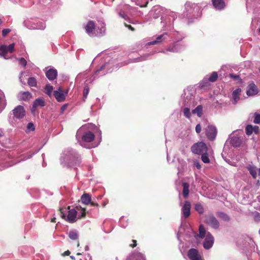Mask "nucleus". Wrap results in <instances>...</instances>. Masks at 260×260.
Returning <instances> with one entry per match:
<instances>
[{"instance_id": "20e7f679", "label": "nucleus", "mask_w": 260, "mask_h": 260, "mask_svg": "<svg viewBox=\"0 0 260 260\" xmlns=\"http://www.w3.org/2000/svg\"><path fill=\"white\" fill-rule=\"evenodd\" d=\"M12 111L14 117L18 119L23 118L25 115V110L21 105L16 107Z\"/></svg>"}, {"instance_id": "e433bc0d", "label": "nucleus", "mask_w": 260, "mask_h": 260, "mask_svg": "<svg viewBox=\"0 0 260 260\" xmlns=\"http://www.w3.org/2000/svg\"><path fill=\"white\" fill-rule=\"evenodd\" d=\"M14 47H15V44L14 43H12V44H10L8 46H6V48L8 50V52H9L10 53H12V52H13V51L14 50Z\"/></svg>"}, {"instance_id": "cd10ccee", "label": "nucleus", "mask_w": 260, "mask_h": 260, "mask_svg": "<svg viewBox=\"0 0 260 260\" xmlns=\"http://www.w3.org/2000/svg\"><path fill=\"white\" fill-rule=\"evenodd\" d=\"M69 237L72 240H76L78 238V234L74 231H71L69 233Z\"/></svg>"}, {"instance_id": "f257e3e1", "label": "nucleus", "mask_w": 260, "mask_h": 260, "mask_svg": "<svg viewBox=\"0 0 260 260\" xmlns=\"http://www.w3.org/2000/svg\"><path fill=\"white\" fill-rule=\"evenodd\" d=\"M191 150L194 154L201 155L208 151V147L204 142H198L191 146Z\"/></svg>"}, {"instance_id": "393cba45", "label": "nucleus", "mask_w": 260, "mask_h": 260, "mask_svg": "<svg viewBox=\"0 0 260 260\" xmlns=\"http://www.w3.org/2000/svg\"><path fill=\"white\" fill-rule=\"evenodd\" d=\"M199 231V236L201 238H204L205 237V235H206V230L203 225H200Z\"/></svg>"}, {"instance_id": "7ed1b4c3", "label": "nucleus", "mask_w": 260, "mask_h": 260, "mask_svg": "<svg viewBox=\"0 0 260 260\" xmlns=\"http://www.w3.org/2000/svg\"><path fill=\"white\" fill-rule=\"evenodd\" d=\"M205 131L206 135L209 140L213 141L215 140L217 134V130L215 126L211 125H208Z\"/></svg>"}, {"instance_id": "603ef678", "label": "nucleus", "mask_w": 260, "mask_h": 260, "mask_svg": "<svg viewBox=\"0 0 260 260\" xmlns=\"http://www.w3.org/2000/svg\"><path fill=\"white\" fill-rule=\"evenodd\" d=\"M167 51H169L174 52V51H175V48H174V47H168V48L167 49Z\"/></svg>"}, {"instance_id": "a19ab883", "label": "nucleus", "mask_w": 260, "mask_h": 260, "mask_svg": "<svg viewBox=\"0 0 260 260\" xmlns=\"http://www.w3.org/2000/svg\"><path fill=\"white\" fill-rule=\"evenodd\" d=\"M19 63L22 65L23 67H25L27 64L26 60L23 57L20 58L19 59Z\"/></svg>"}, {"instance_id": "de8ad7c7", "label": "nucleus", "mask_w": 260, "mask_h": 260, "mask_svg": "<svg viewBox=\"0 0 260 260\" xmlns=\"http://www.w3.org/2000/svg\"><path fill=\"white\" fill-rule=\"evenodd\" d=\"M253 131L256 134H257L259 132V129L258 126H255L253 127Z\"/></svg>"}, {"instance_id": "a878e982", "label": "nucleus", "mask_w": 260, "mask_h": 260, "mask_svg": "<svg viewBox=\"0 0 260 260\" xmlns=\"http://www.w3.org/2000/svg\"><path fill=\"white\" fill-rule=\"evenodd\" d=\"M201 155H202L201 159L203 162L206 163V164L210 162V159L209 158L208 154L207 152L203 153L201 154Z\"/></svg>"}, {"instance_id": "e2e57ef3", "label": "nucleus", "mask_w": 260, "mask_h": 260, "mask_svg": "<svg viewBox=\"0 0 260 260\" xmlns=\"http://www.w3.org/2000/svg\"><path fill=\"white\" fill-rule=\"evenodd\" d=\"M259 175H260V168L259 169Z\"/></svg>"}, {"instance_id": "5701e85b", "label": "nucleus", "mask_w": 260, "mask_h": 260, "mask_svg": "<svg viewBox=\"0 0 260 260\" xmlns=\"http://www.w3.org/2000/svg\"><path fill=\"white\" fill-rule=\"evenodd\" d=\"M218 77V76L217 73L216 72H213L208 79V80L211 82H214L217 80Z\"/></svg>"}, {"instance_id": "9b49d317", "label": "nucleus", "mask_w": 260, "mask_h": 260, "mask_svg": "<svg viewBox=\"0 0 260 260\" xmlns=\"http://www.w3.org/2000/svg\"><path fill=\"white\" fill-rule=\"evenodd\" d=\"M70 207L69 206L68 207V209L69 210V213L66 220L70 222H73L75 221V219L77 217V211L75 209H70Z\"/></svg>"}, {"instance_id": "49530a36", "label": "nucleus", "mask_w": 260, "mask_h": 260, "mask_svg": "<svg viewBox=\"0 0 260 260\" xmlns=\"http://www.w3.org/2000/svg\"><path fill=\"white\" fill-rule=\"evenodd\" d=\"M5 99V96L3 92L0 91V103Z\"/></svg>"}, {"instance_id": "5fc2aeb1", "label": "nucleus", "mask_w": 260, "mask_h": 260, "mask_svg": "<svg viewBox=\"0 0 260 260\" xmlns=\"http://www.w3.org/2000/svg\"><path fill=\"white\" fill-rule=\"evenodd\" d=\"M70 254V251L68 250L67 251H66L63 253V256H68V255H69Z\"/></svg>"}, {"instance_id": "39448f33", "label": "nucleus", "mask_w": 260, "mask_h": 260, "mask_svg": "<svg viewBox=\"0 0 260 260\" xmlns=\"http://www.w3.org/2000/svg\"><path fill=\"white\" fill-rule=\"evenodd\" d=\"M81 201L85 205L90 204L92 206L99 207L98 203L91 201V196L89 193H84L81 197Z\"/></svg>"}, {"instance_id": "aec40b11", "label": "nucleus", "mask_w": 260, "mask_h": 260, "mask_svg": "<svg viewBox=\"0 0 260 260\" xmlns=\"http://www.w3.org/2000/svg\"><path fill=\"white\" fill-rule=\"evenodd\" d=\"M217 215L218 217L220 218L224 221H228L230 220V218L228 214L224 212H219L217 213Z\"/></svg>"}, {"instance_id": "9d476101", "label": "nucleus", "mask_w": 260, "mask_h": 260, "mask_svg": "<svg viewBox=\"0 0 260 260\" xmlns=\"http://www.w3.org/2000/svg\"><path fill=\"white\" fill-rule=\"evenodd\" d=\"M53 95L58 102H62L65 100L66 94L59 87L58 90L53 91Z\"/></svg>"}, {"instance_id": "774afa93", "label": "nucleus", "mask_w": 260, "mask_h": 260, "mask_svg": "<svg viewBox=\"0 0 260 260\" xmlns=\"http://www.w3.org/2000/svg\"><path fill=\"white\" fill-rule=\"evenodd\" d=\"M1 22V19H0V23Z\"/></svg>"}, {"instance_id": "0e129e2a", "label": "nucleus", "mask_w": 260, "mask_h": 260, "mask_svg": "<svg viewBox=\"0 0 260 260\" xmlns=\"http://www.w3.org/2000/svg\"><path fill=\"white\" fill-rule=\"evenodd\" d=\"M258 31L260 33V28L258 29Z\"/></svg>"}, {"instance_id": "72a5a7b5", "label": "nucleus", "mask_w": 260, "mask_h": 260, "mask_svg": "<svg viewBox=\"0 0 260 260\" xmlns=\"http://www.w3.org/2000/svg\"><path fill=\"white\" fill-rule=\"evenodd\" d=\"M253 219L256 222H260V213L258 212L253 213Z\"/></svg>"}, {"instance_id": "bb28decb", "label": "nucleus", "mask_w": 260, "mask_h": 260, "mask_svg": "<svg viewBox=\"0 0 260 260\" xmlns=\"http://www.w3.org/2000/svg\"><path fill=\"white\" fill-rule=\"evenodd\" d=\"M45 93L50 96L53 90V86L49 84H47L45 87Z\"/></svg>"}, {"instance_id": "f3484780", "label": "nucleus", "mask_w": 260, "mask_h": 260, "mask_svg": "<svg viewBox=\"0 0 260 260\" xmlns=\"http://www.w3.org/2000/svg\"><path fill=\"white\" fill-rule=\"evenodd\" d=\"M182 185L183 187L182 194H183V197L185 199H186L188 197V194L189 193V185L188 183L184 182V183H183Z\"/></svg>"}, {"instance_id": "4be33fe9", "label": "nucleus", "mask_w": 260, "mask_h": 260, "mask_svg": "<svg viewBox=\"0 0 260 260\" xmlns=\"http://www.w3.org/2000/svg\"><path fill=\"white\" fill-rule=\"evenodd\" d=\"M248 170L252 177L255 179L257 175L256 167L254 166H250L248 168Z\"/></svg>"}, {"instance_id": "69168bd1", "label": "nucleus", "mask_w": 260, "mask_h": 260, "mask_svg": "<svg viewBox=\"0 0 260 260\" xmlns=\"http://www.w3.org/2000/svg\"><path fill=\"white\" fill-rule=\"evenodd\" d=\"M77 246H79V243H78Z\"/></svg>"}, {"instance_id": "2f4dec72", "label": "nucleus", "mask_w": 260, "mask_h": 260, "mask_svg": "<svg viewBox=\"0 0 260 260\" xmlns=\"http://www.w3.org/2000/svg\"><path fill=\"white\" fill-rule=\"evenodd\" d=\"M245 131H246V133L248 136L251 135L252 134L253 131V126L250 124L247 125V126L246 127V128H245Z\"/></svg>"}, {"instance_id": "864d4df0", "label": "nucleus", "mask_w": 260, "mask_h": 260, "mask_svg": "<svg viewBox=\"0 0 260 260\" xmlns=\"http://www.w3.org/2000/svg\"><path fill=\"white\" fill-rule=\"evenodd\" d=\"M194 165L198 169H200L201 168V166L199 162H195Z\"/></svg>"}, {"instance_id": "052dcab7", "label": "nucleus", "mask_w": 260, "mask_h": 260, "mask_svg": "<svg viewBox=\"0 0 260 260\" xmlns=\"http://www.w3.org/2000/svg\"><path fill=\"white\" fill-rule=\"evenodd\" d=\"M70 257L72 259H74L75 260V258L74 257H73V256H71Z\"/></svg>"}, {"instance_id": "0eeeda50", "label": "nucleus", "mask_w": 260, "mask_h": 260, "mask_svg": "<svg viewBox=\"0 0 260 260\" xmlns=\"http://www.w3.org/2000/svg\"><path fill=\"white\" fill-rule=\"evenodd\" d=\"M188 256L191 260H202L201 256L199 254L198 251L194 248H191L188 250Z\"/></svg>"}, {"instance_id": "ddd939ff", "label": "nucleus", "mask_w": 260, "mask_h": 260, "mask_svg": "<svg viewBox=\"0 0 260 260\" xmlns=\"http://www.w3.org/2000/svg\"><path fill=\"white\" fill-rule=\"evenodd\" d=\"M45 105V100L43 98H38L35 100L34 102L31 111L32 112H34L36 109L39 107H44Z\"/></svg>"}, {"instance_id": "79ce46f5", "label": "nucleus", "mask_w": 260, "mask_h": 260, "mask_svg": "<svg viewBox=\"0 0 260 260\" xmlns=\"http://www.w3.org/2000/svg\"><path fill=\"white\" fill-rule=\"evenodd\" d=\"M11 29L9 28H5L2 30V35L3 37L6 36L10 32Z\"/></svg>"}, {"instance_id": "b1692460", "label": "nucleus", "mask_w": 260, "mask_h": 260, "mask_svg": "<svg viewBox=\"0 0 260 260\" xmlns=\"http://www.w3.org/2000/svg\"><path fill=\"white\" fill-rule=\"evenodd\" d=\"M27 83L31 87H36L37 86V80L34 77H29L27 80Z\"/></svg>"}, {"instance_id": "338daca9", "label": "nucleus", "mask_w": 260, "mask_h": 260, "mask_svg": "<svg viewBox=\"0 0 260 260\" xmlns=\"http://www.w3.org/2000/svg\"><path fill=\"white\" fill-rule=\"evenodd\" d=\"M259 211H260V206H259Z\"/></svg>"}, {"instance_id": "423d86ee", "label": "nucleus", "mask_w": 260, "mask_h": 260, "mask_svg": "<svg viewBox=\"0 0 260 260\" xmlns=\"http://www.w3.org/2000/svg\"><path fill=\"white\" fill-rule=\"evenodd\" d=\"M191 204L188 201L184 202L181 211L185 218H188L190 215Z\"/></svg>"}, {"instance_id": "2eb2a0df", "label": "nucleus", "mask_w": 260, "mask_h": 260, "mask_svg": "<svg viewBox=\"0 0 260 260\" xmlns=\"http://www.w3.org/2000/svg\"><path fill=\"white\" fill-rule=\"evenodd\" d=\"M214 7L219 10H222L225 7V4L223 0H212Z\"/></svg>"}, {"instance_id": "6e6d98bb", "label": "nucleus", "mask_w": 260, "mask_h": 260, "mask_svg": "<svg viewBox=\"0 0 260 260\" xmlns=\"http://www.w3.org/2000/svg\"><path fill=\"white\" fill-rule=\"evenodd\" d=\"M104 66H102L101 67V69L100 70H98L96 71L95 72V73H97L98 72H99L101 70H102V69H103L104 68Z\"/></svg>"}, {"instance_id": "ea45409f", "label": "nucleus", "mask_w": 260, "mask_h": 260, "mask_svg": "<svg viewBox=\"0 0 260 260\" xmlns=\"http://www.w3.org/2000/svg\"><path fill=\"white\" fill-rule=\"evenodd\" d=\"M162 36H163L162 35L158 36L157 37L156 40L150 42V44L151 45H155V44H157V43L160 42V40L161 39Z\"/></svg>"}, {"instance_id": "c9c22d12", "label": "nucleus", "mask_w": 260, "mask_h": 260, "mask_svg": "<svg viewBox=\"0 0 260 260\" xmlns=\"http://www.w3.org/2000/svg\"><path fill=\"white\" fill-rule=\"evenodd\" d=\"M136 260H145L143 254L141 253H137L135 254Z\"/></svg>"}, {"instance_id": "dca6fc26", "label": "nucleus", "mask_w": 260, "mask_h": 260, "mask_svg": "<svg viewBox=\"0 0 260 260\" xmlns=\"http://www.w3.org/2000/svg\"><path fill=\"white\" fill-rule=\"evenodd\" d=\"M57 75V70L55 69H50L46 72L47 78L50 81L55 79Z\"/></svg>"}, {"instance_id": "412c9836", "label": "nucleus", "mask_w": 260, "mask_h": 260, "mask_svg": "<svg viewBox=\"0 0 260 260\" xmlns=\"http://www.w3.org/2000/svg\"><path fill=\"white\" fill-rule=\"evenodd\" d=\"M231 143L235 147L239 146L241 144V141L238 137L233 138L231 140Z\"/></svg>"}, {"instance_id": "7c9ffc66", "label": "nucleus", "mask_w": 260, "mask_h": 260, "mask_svg": "<svg viewBox=\"0 0 260 260\" xmlns=\"http://www.w3.org/2000/svg\"><path fill=\"white\" fill-rule=\"evenodd\" d=\"M8 52L6 45H2L0 47V55L5 56Z\"/></svg>"}, {"instance_id": "8fccbe9b", "label": "nucleus", "mask_w": 260, "mask_h": 260, "mask_svg": "<svg viewBox=\"0 0 260 260\" xmlns=\"http://www.w3.org/2000/svg\"><path fill=\"white\" fill-rule=\"evenodd\" d=\"M132 242H133V244H130L129 246L131 247H132V248H134V247H136L137 245V241L136 240H133Z\"/></svg>"}, {"instance_id": "c756f323", "label": "nucleus", "mask_w": 260, "mask_h": 260, "mask_svg": "<svg viewBox=\"0 0 260 260\" xmlns=\"http://www.w3.org/2000/svg\"><path fill=\"white\" fill-rule=\"evenodd\" d=\"M31 95L30 92H23L22 93L21 98L22 100L25 101L26 100L29 99L30 98H31Z\"/></svg>"}, {"instance_id": "a18cd8bd", "label": "nucleus", "mask_w": 260, "mask_h": 260, "mask_svg": "<svg viewBox=\"0 0 260 260\" xmlns=\"http://www.w3.org/2000/svg\"><path fill=\"white\" fill-rule=\"evenodd\" d=\"M202 131L201 126L200 124H198L196 126V132L197 133L199 134Z\"/></svg>"}, {"instance_id": "37998d69", "label": "nucleus", "mask_w": 260, "mask_h": 260, "mask_svg": "<svg viewBox=\"0 0 260 260\" xmlns=\"http://www.w3.org/2000/svg\"><path fill=\"white\" fill-rule=\"evenodd\" d=\"M27 128L30 131H34L35 129V126L32 122H29L27 124Z\"/></svg>"}, {"instance_id": "09e8293b", "label": "nucleus", "mask_w": 260, "mask_h": 260, "mask_svg": "<svg viewBox=\"0 0 260 260\" xmlns=\"http://www.w3.org/2000/svg\"><path fill=\"white\" fill-rule=\"evenodd\" d=\"M124 25L125 26V27L128 28L131 30H132V31H134L135 30V28L133 27H132L131 25H128V24H127L125 23H124Z\"/></svg>"}, {"instance_id": "4c0bfd02", "label": "nucleus", "mask_w": 260, "mask_h": 260, "mask_svg": "<svg viewBox=\"0 0 260 260\" xmlns=\"http://www.w3.org/2000/svg\"><path fill=\"white\" fill-rule=\"evenodd\" d=\"M66 209H63V208H60L59 209V212H60V216L63 219H66Z\"/></svg>"}, {"instance_id": "f704fd0d", "label": "nucleus", "mask_w": 260, "mask_h": 260, "mask_svg": "<svg viewBox=\"0 0 260 260\" xmlns=\"http://www.w3.org/2000/svg\"><path fill=\"white\" fill-rule=\"evenodd\" d=\"M253 122L256 124L260 123V114L257 113H254V118L253 120Z\"/></svg>"}, {"instance_id": "3c124183", "label": "nucleus", "mask_w": 260, "mask_h": 260, "mask_svg": "<svg viewBox=\"0 0 260 260\" xmlns=\"http://www.w3.org/2000/svg\"><path fill=\"white\" fill-rule=\"evenodd\" d=\"M230 76L234 78V79H238L239 78V76L238 75H235L234 74H231Z\"/></svg>"}, {"instance_id": "6e6552de", "label": "nucleus", "mask_w": 260, "mask_h": 260, "mask_svg": "<svg viewBox=\"0 0 260 260\" xmlns=\"http://www.w3.org/2000/svg\"><path fill=\"white\" fill-rule=\"evenodd\" d=\"M213 243V237L210 234H208L203 243L204 247L206 249H209L212 246Z\"/></svg>"}, {"instance_id": "c85d7f7f", "label": "nucleus", "mask_w": 260, "mask_h": 260, "mask_svg": "<svg viewBox=\"0 0 260 260\" xmlns=\"http://www.w3.org/2000/svg\"><path fill=\"white\" fill-rule=\"evenodd\" d=\"M195 210L199 214H203L204 212V209L203 206L200 204H197L195 205Z\"/></svg>"}, {"instance_id": "4d7b16f0", "label": "nucleus", "mask_w": 260, "mask_h": 260, "mask_svg": "<svg viewBox=\"0 0 260 260\" xmlns=\"http://www.w3.org/2000/svg\"><path fill=\"white\" fill-rule=\"evenodd\" d=\"M51 222H56V218L55 217L51 218Z\"/></svg>"}, {"instance_id": "473e14b6", "label": "nucleus", "mask_w": 260, "mask_h": 260, "mask_svg": "<svg viewBox=\"0 0 260 260\" xmlns=\"http://www.w3.org/2000/svg\"><path fill=\"white\" fill-rule=\"evenodd\" d=\"M183 113H184V115L188 118H189L191 116V113L190 111V109L188 108H185L183 109Z\"/></svg>"}, {"instance_id": "13d9d810", "label": "nucleus", "mask_w": 260, "mask_h": 260, "mask_svg": "<svg viewBox=\"0 0 260 260\" xmlns=\"http://www.w3.org/2000/svg\"><path fill=\"white\" fill-rule=\"evenodd\" d=\"M190 3H186L185 5V6L186 7V8H187V7H190Z\"/></svg>"}, {"instance_id": "1a4fd4ad", "label": "nucleus", "mask_w": 260, "mask_h": 260, "mask_svg": "<svg viewBox=\"0 0 260 260\" xmlns=\"http://www.w3.org/2000/svg\"><path fill=\"white\" fill-rule=\"evenodd\" d=\"M95 22L92 20H89L88 21L84 28L86 32L88 34V35L92 36L93 35V32L95 29Z\"/></svg>"}, {"instance_id": "680f3d73", "label": "nucleus", "mask_w": 260, "mask_h": 260, "mask_svg": "<svg viewBox=\"0 0 260 260\" xmlns=\"http://www.w3.org/2000/svg\"><path fill=\"white\" fill-rule=\"evenodd\" d=\"M61 109H64V106H63V107H62Z\"/></svg>"}, {"instance_id": "58836bf2", "label": "nucleus", "mask_w": 260, "mask_h": 260, "mask_svg": "<svg viewBox=\"0 0 260 260\" xmlns=\"http://www.w3.org/2000/svg\"><path fill=\"white\" fill-rule=\"evenodd\" d=\"M89 87L87 86H86L84 88L83 93L84 99H86L87 98V96L89 92Z\"/></svg>"}, {"instance_id": "4468645a", "label": "nucleus", "mask_w": 260, "mask_h": 260, "mask_svg": "<svg viewBox=\"0 0 260 260\" xmlns=\"http://www.w3.org/2000/svg\"><path fill=\"white\" fill-rule=\"evenodd\" d=\"M82 139L86 142H91L94 139V135L91 132H86L83 135Z\"/></svg>"}, {"instance_id": "6ab92c4d", "label": "nucleus", "mask_w": 260, "mask_h": 260, "mask_svg": "<svg viewBox=\"0 0 260 260\" xmlns=\"http://www.w3.org/2000/svg\"><path fill=\"white\" fill-rule=\"evenodd\" d=\"M203 106L202 105L198 106L194 109L192 111L193 114H197V115L201 117L202 115Z\"/></svg>"}, {"instance_id": "f03ea898", "label": "nucleus", "mask_w": 260, "mask_h": 260, "mask_svg": "<svg viewBox=\"0 0 260 260\" xmlns=\"http://www.w3.org/2000/svg\"><path fill=\"white\" fill-rule=\"evenodd\" d=\"M204 222L214 229H218L219 227V222L212 214L205 215Z\"/></svg>"}, {"instance_id": "f8f14e48", "label": "nucleus", "mask_w": 260, "mask_h": 260, "mask_svg": "<svg viewBox=\"0 0 260 260\" xmlns=\"http://www.w3.org/2000/svg\"><path fill=\"white\" fill-rule=\"evenodd\" d=\"M258 93L257 86L254 83H251L248 85V89L246 93L248 96H253Z\"/></svg>"}, {"instance_id": "bf43d9fd", "label": "nucleus", "mask_w": 260, "mask_h": 260, "mask_svg": "<svg viewBox=\"0 0 260 260\" xmlns=\"http://www.w3.org/2000/svg\"><path fill=\"white\" fill-rule=\"evenodd\" d=\"M149 55V54H147L144 56H143L142 57H143L144 58L143 59V60L144 59H146V57H148Z\"/></svg>"}, {"instance_id": "a211bd4d", "label": "nucleus", "mask_w": 260, "mask_h": 260, "mask_svg": "<svg viewBox=\"0 0 260 260\" xmlns=\"http://www.w3.org/2000/svg\"><path fill=\"white\" fill-rule=\"evenodd\" d=\"M241 91V89L240 88L236 89L232 93L233 98L234 99V104H235L237 103V101L240 99V92Z\"/></svg>"}, {"instance_id": "c03bdc74", "label": "nucleus", "mask_w": 260, "mask_h": 260, "mask_svg": "<svg viewBox=\"0 0 260 260\" xmlns=\"http://www.w3.org/2000/svg\"><path fill=\"white\" fill-rule=\"evenodd\" d=\"M81 214L79 216V217H78L79 218L84 217L85 216V215H86L85 209L84 208H81Z\"/></svg>"}]
</instances>
